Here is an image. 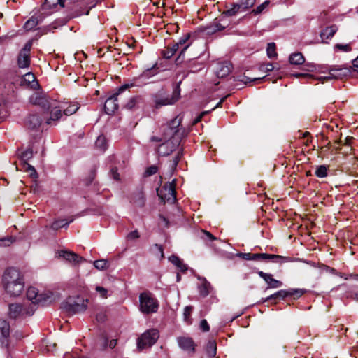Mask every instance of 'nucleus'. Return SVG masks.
<instances>
[{
  "label": "nucleus",
  "mask_w": 358,
  "mask_h": 358,
  "mask_svg": "<svg viewBox=\"0 0 358 358\" xmlns=\"http://www.w3.org/2000/svg\"><path fill=\"white\" fill-rule=\"evenodd\" d=\"M181 118L176 117L171 121L161 127L164 142L158 148L159 155L166 156L171 154L179 145L184 131L180 127Z\"/></svg>",
  "instance_id": "1"
},
{
  "label": "nucleus",
  "mask_w": 358,
  "mask_h": 358,
  "mask_svg": "<svg viewBox=\"0 0 358 358\" xmlns=\"http://www.w3.org/2000/svg\"><path fill=\"white\" fill-rule=\"evenodd\" d=\"M3 282L6 292L11 296H18L24 290L23 278L16 268H8L3 276Z\"/></svg>",
  "instance_id": "2"
},
{
  "label": "nucleus",
  "mask_w": 358,
  "mask_h": 358,
  "mask_svg": "<svg viewBox=\"0 0 358 358\" xmlns=\"http://www.w3.org/2000/svg\"><path fill=\"white\" fill-rule=\"evenodd\" d=\"M180 98V89L179 85H176L171 94H164L162 92H159L153 96L155 108L158 109L162 106L173 105Z\"/></svg>",
  "instance_id": "3"
},
{
  "label": "nucleus",
  "mask_w": 358,
  "mask_h": 358,
  "mask_svg": "<svg viewBox=\"0 0 358 358\" xmlns=\"http://www.w3.org/2000/svg\"><path fill=\"white\" fill-rule=\"evenodd\" d=\"M89 303L87 299L79 296H69L63 303V308L69 313L78 314L85 312Z\"/></svg>",
  "instance_id": "4"
},
{
  "label": "nucleus",
  "mask_w": 358,
  "mask_h": 358,
  "mask_svg": "<svg viewBox=\"0 0 358 358\" xmlns=\"http://www.w3.org/2000/svg\"><path fill=\"white\" fill-rule=\"evenodd\" d=\"M139 308L145 314L156 313L159 308L157 299L150 292H143L139 296Z\"/></svg>",
  "instance_id": "5"
},
{
  "label": "nucleus",
  "mask_w": 358,
  "mask_h": 358,
  "mask_svg": "<svg viewBox=\"0 0 358 358\" xmlns=\"http://www.w3.org/2000/svg\"><path fill=\"white\" fill-rule=\"evenodd\" d=\"M157 73L158 69L156 68L155 66H154L152 68L147 69L138 76L133 78V79L130 81L129 83L124 84L120 87L119 91L123 92L125 90L134 86H142L144 84H145V80L156 75Z\"/></svg>",
  "instance_id": "6"
},
{
  "label": "nucleus",
  "mask_w": 358,
  "mask_h": 358,
  "mask_svg": "<svg viewBox=\"0 0 358 358\" xmlns=\"http://www.w3.org/2000/svg\"><path fill=\"white\" fill-rule=\"evenodd\" d=\"M101 0H77L71 8L73 13L69 18L76 17L83 14L88 15L90 10Z\"/></svg>",
  "instance_id": "7"
},
{
  "label": "nucleus",
  "mask_w": 358,
  "mask_h": 358,
  "mask_svg": "<svg viewBox=\"0 0 358 358\" xmlns=\"http://www.w3.org/2000/svg\"><path fill=\"white\" fill-rule=\"evenodd\" d=\"M351 70L350 67L343 65H334L329 68V76H321L317 78L322 83H324L327 80L331 79H342L343 78L350 76Z\"/></svg>",
  "instance_id": "8"
},
{
  "label": "nucleus",
  "mask_w": 358,
  "mask_h": 358,
  "mask_svg": "<svg viewBox=\"0 0 358 358\" xmlns=\"http://www.w3.org/2000/svg\"><path fill=\"white\" fill-rule=\"evenodd\" d=\"M159 338V332L155 329H151L144 332L137 340V347L139 350L153 345Z\"/></svg>",
  "instance_id": "9"
},
{
  "label": "nucleus",
  "mask_w": 358,
  "mask_h": 358,
  "mask_svg": "<svg viewBox=\"0 0 358 358\" xmlns=\"http://www.w3.org/2000/svg\"><path fill=\"white\" fill-rule=\"evenodd\" d=\"M159 198L164 202L173 203L176 200L175 184L173 181L165 183L157 191Z\"/></svg>",
  "instance_id": "10"
},
{
  "label": "nucleus",
  "mask_w": 358,
  "mask_h": 358,
  "mask_svg": "<svg viewBox=\"0 0 358 358\" xmlns=\"http://www.w3.org/2000/svg\"><path fill=\"white\" fill-rule=\"evenodd\" d=\"M33 45V41H28L20 51L17 55V64L19 68H27L30 65V52Z\"/></svg>",
  "instance_id": "11"
},
{
  "label": "nucleus",
  "mask_w": 358,
  "mask_h": 358,
  "mask_svg": "<svg viewBox=\"0 0 358 358\" xmlns=\"http://www.w3.org/2000/svg\"><path fill=\"white\" fill-rule=\"evenodd\" d=\"M10 324L6 320H0V345L7 348L10 343Z\"/></svg>",
  "instance_id": "12"
},
{
  "label": "nucleus",
  "mask_w": 358,
  "mask_h": 358,
  "mask_svg": "<svg viewBox=\"0 0 358 358\" xmlns=\"http://www.w3.org/2000/svg\"><path fill=\"white\" fill-rule=\"evenodd\" d=\"M29 101L33 105L39 106L43 109L49 110L52 106V102H50L47 96L40 92H34L29 98Z\"/></svg>",
  "instance_id": "13"
},
{
  "label": "nucleus",
  "mask_w": 358,
  "mask_h": 358,
  "mask_svg": "<svg viewBox=\"0 0 358 358\" xmlns=\"http://www.w3.org/2000/svg\"><path fill=\"white\" fill-rule=\"evenodd\" d=\"M56 254L57 257H62L74 265H78L85 261L83 257L78 256L76 253L66 250H58Z\"/></svg>",
  "instance_id": "14"
},
{
  "label": "nucleus",
  "mask_w": 358,
  "mask_h": 358,
  "mask_svg": "<svg viewBox=\"0 0 358 358\" xmlns=\"http://www.w3.org/2000/svg\"><path fill=\"white\" fill-rule=\"evenodd\" d=\"M122 92L117 91V93H115L111 96H110L105 102L104 104V110L108 115H113L115 112L118 109V99L117 97L120 93Z\"/></svg>",
  "instance_id": "15"
},
{
  "label": "nucleus",
  "mask_w": 358,
  "mask_h": 358,
  "mask_svg": "<svg viewBox=\"0 0 358 358\" xmlns=\"http://www.w3.org/2000/svg\"><path fill=\"white\" fill-rule=\"evenodd\" d=\"M32 157L33 150L31 148H27L20 153V159L24 163L26 169L30 172V176L31 177L36 178L37 176L36 171L31 165L27 163V162L32 158Z\"/></svg>",
  "instance_id": "16"
},
{
  "label": "nucleus",
  "mask_w": 358,
  "mask_h": 358,
  "mask_svg": "<svg viewBox=\"0 0 358 358\" xmlns=\"http://www.w3.org/2000/svg\"><path fill=\"white\" fill-rule=\"evenodd\" d=\"M231 64L228 62H217L214 68L215 73L217 78H224L229 74Z\"/></svg>",
  "instance_id": "17"
},
{
  "label": "nucleus",
  "mask_w": 358,
  "mask_h": 358,
  "mask_svg": "<svg viewBox=\"0 0 358 358\" xmlns=\"http://www.w3.org/2000/svg\"><path fill=\"white\" fill-rule=\"evenodd\" d=\"M179 347L189 353L193 354L195 352V343L192 338L178 337L177 338Z\"/></svg>",
  "instance_id": "18"
},
{
  "label": "nucleus",
  "mask_w": 358,
  "mask_h": 358,
  "mask_svg": "<svg viewBox=\"0 0 358 358\" xmlns=\"http://www.w3.org/2000/svg\"><path fill=\"white\" fill-rule=\"evenodd\" d=\"M259 259L271 261L278 264L292 262V259L291 257L267 253H259Z\"/></svg>",
  "instance_id": "19"
},
{
  "label": "nucleus",
  "mask_w": 358,
  "mask_h": 358,
  "mask_svg": "<svg viewBox=\"0 0 358 358\" xmlns=\"http://www.w3.org/2000/svg\"><path fill=\"white\" fill-rule=\"evenodd\" d=\"M257 274L265 280L269 288H278L282 285V282L281 281L273 278L272 275L270 273L258 271Z\"/></svg>",
  "instance_id": "20"
},
{
  "label": "nucleus",
  "mask_w": 358,
  "mask_h": 358,
  "mask_svg": "<svg viewBox=\"0 0 358 358\" xmlns=\"http://www.w3.org/2000/svg\"><path fill=\"white\" fill-rule=\"evenodd\" d=\"M189 38V34H187V35L184 36L182 38H181L178 41V42H177L178 44L181 48V50H180V55H178V57L176 59V64H181L182 62H183L185 51L187 50V48L189 45V44L186 45V43L188 41Z\"/></svg>",
  "instance_id": "21"
},
{
  "label": "nucleus",
  "mask_w": 358,
  "mask_h": 358,
  "mask_svg": "<svg viewBox=\"0 0 358 358\" xmlns=\"http://www.w3.org/2000/svg\"><path fill=\"white\" fill-rule=\"evenodd\" d=\"M50 108H52L50 110V117L46 120L47 124H51L52 122L60 119L62 115L61 107L55 106L54 103H52Z\"/></svg>",
  "instance_id": "22"
},
{
  "label": "nucleus",
  "mask_w": 358,
  "mask_h": 358,
  "mask_svg": "<svg viewBox=\"0 0 358 358\" xmlns=\"http://www.w3.org/2000/svg\"><path fill=\"white\" fill-rule=\"evenodd\" d=\"M131 201L136 207L143 208L145 204V198L142 191L134 192L131 197Z\"/></svg>",
  "instance_id": "23"
},
{
  "label": "nucleus",
  "mask_w": 358,
  "mask_h": 358,
  "mask_svg": "<svg viewBox=\"0 0 358 358\" xmlns=\"http://www.w3.org/2000/svg\"><path fill=\"white\" fill-rule=\"evenodd\" d=\"M66 0H45L43 8L44 10L53 8H62L65 6Z\"/></svg>",
  "instance_id": "24"
},
{
  "label": "nucleus",
  "mask_w": 358,
  "mask_h": 358,
  "mask_svg": "<svg viewBox=\"0 0 358 358\" xmlns=\"http://www.w3.org/2000/svg\"><path fill=\"white\" fill-rule=\"evenodd\" d=\"M337 30H338V28L336 25H332V26L326 27L320 33V37L322 38V41L324 43V42H325V40L331 38L334 36V34L337 31Z\"/></svg>",
  "instance_id": "25"
},
{
  "label": "nucleus",
  "mask_w": 358,
  "mask_h": 358,
  "mask_svg": "<svg viewBox=\"0 0 358 358\" xmlns=\"http://www.w3.org/2000/svg\"><path fill=\"white\" fill-rule=\"evenodd\" d=\"M26 126L30 129H35L39 127L41 124V120L36 115H29L25 122Z\"/></svg>",
  "instance_id": "26"
},
{
  "label": "nucleus",
  "mask_w": 358,
  "mask_h": 358,
  "mask_svg": "<svg viewBox=\"0 0 358 358\" xmlns=\"http://www.w3.org/2000/svg\"><path fill=\"white\" fill-rule=\"evenodd\" d=\"M22 313V307L18 303L9 305L8 315L10 318L15 319Z\"/></svg>",
  "instance_id": "27"
},
{
  "label": "nucleus",
  "mask_w": 358,
  "mask_h": 358,
  "mask_svg": "<svg viewBox=\"0 0 358 358\" xmlns=\"http://www.w3.org/2000/svg\"><path fill=\"white\" fill-rule=\"evenodd\" d=\"M169 260L176 266L180 271L185 272L187 270V266L177 256L171 255L169 257Z\"/></svg>",
  "instance_id": "28"
},
{
  "label": "nucleus",
  "mask_w": 358,
  "mask_h": 358,
  "mask_svg": "<svg viewBox=\"0 0 358 358\" xmlns=\"http://www.w3.org/2000/svg\"><path fill=\"white\" fill-rule=\"evenodd\" d=\"M27 296L29 300L32 301L34 303H38L41 300L40 296L38 295V289L36 287H29L27 291Z\"/></svg>",
  "instance_id": "29"
},
{
  "label": "nucleus",
  "mask_w": 358,
  "mask_h": 358,
  "mask_svg": "<svg viewBox=\"0 0 358 358\" xmlns=\"http://www.w3.org/2000/svg\"><path fill=\"white\" fill-rule=\"evenodd\" d=\"M289 62L292 64L294 65H301L303 64L305 62V58L302 53L301 52H294L291 54L289 57Z\"/></svg>",
  "instance_id": "30"
},
{
  "label": "nucleus",
  "mask_w": 358,
  "mask_h": 358,
  "mask_svg": "<svg viewBox=\"0 0 358 358\" xmlns=\"http://www.w3.org/2000/svg\"><path fill=\"white\" fill-rule=\"evenodd\" d=\"M289 296V291L288 289H281L278 291L273 294L270 295L267 298L263 300V302H266L267 301L271 300V299H285L287 297Z\"/></svg>",
  "instance_id": "31"
},
{
  "label": "nucleus",
  "mask_w": 358,
  "mask_h": 358,
  "mask_svg": "<svg viewBox=\"0 0 358 358\" xmlns=\"http://www.w3.org/2000/svg\"><path fill=\"white\" fill-rule=\"evenodd\" d=\"M23 82L31 88H36L38 85L35 76L32 73H26L23 77Z\"/></svg>",
  "instance_id": "32"
},
{
  "label": "nucleus",
  "mask_w": 358,
  "mask_h": 358,
  "mask_svg": "<svg viewBox=\"0 0 358 358\" xmlns=\"http://www.w3.org/2000/svg\"><path fill=\"white\" fill-rule=\"evenodd\" d=\"M243 5H240V3H233L231 4V7L227 9L223 12L222 15L226 16H234L236 15L239 11L242 10Z\"/></svg>",
  "instance_id": "33"
},
{
  "label": "nucleus",
  "mask_w": 358,
  "mask_h": 358,
  "mask_svg": "<svg viewBox=\"0 0 358 358\" xmlns=\"http://www.w3.org/2000/svg\"><path fill=\"white\" fill-rule=\"evenodd\" d=\"M206 352L208 357L213 358L216 355L217 345L215 341H209L206 347Z\"/></svg>",
  "instance_id": "34"
},
{
  "label": "nucleus",
  "mask_w": 358,
  "mask_h": 358,
  "mask_svg": "<svg viewBox=\"0 0 358 358\" xmlns=\"http://www.w3.org/2000/svg\"><path fill=\"white\" fill-rule=\"evenodd\" d=\"M95 145L98 149L100 150V151L104 152L107 148V141L106 137L103 135L98 136L95 142Z\"/></svg>",
  "instance_id": "35"
},
{
  "label": "nucleus",
  "mask_w": 358,
  "mask_h": 358,
  "mask_svg": "<svg viewBox=\"0 0 358 358\" xmlns=\"http://www.w3.org/2000/svg\"><path fill=\"white\" fill-rule=\"evenodd\" d=\"M38 22L37 18L32 17L25 22L24 28L26 31H31L37 26Z\"/></svg>",
  "instance_id": "36"
},
{
  "label": "nucleus",
  "mask_w": 358,
  "mask_h": 358,
  "mask_svg": "<svg viewBox=\"0 0 358 358\" xmlns=\"http://www.w3.org/2000/svg\"><path fill=\"white\" fill-rule=\"evenodd\" d=\"M211 287L209 282L207 281L203 282L201 285L199 287V293L200 295L203 297L208 296L210 293V289Z\"/></svg>",
  "instance_id": "37"
},
{
  "label": "nucleus",
  "mask_w": 358,
  "mask_h": 358,
  "mask_svg": "<svg viewBox=\"0 0 358 358\" xmlns=\"http://www.w3.org/2000/svg\"><path fill=\"white\" fill-rule=\"evenodd\" d=\"M267 56L270 58H275L277 57L278 54L276 52V46L274 43H270L267 45L266 48Z\"/></svg>",
  "instance_id": "38"
},
{
  "label": "nucleus",
  "mask_w": 358,
  "mask_h": 358,
  "mask_svg": "<svg viewBox=\"0 0 358 358\" xmlns=\"http://www.w3.org/2000/svg\"><path fill=\"white\" fill-rule=\"evenodd\" d=\"M289 296H293L294 299H297L303 296L306 290L304 289H289Z\"/></svg>",
  "instance_id": "39"
},
{
  "label": "nucleus",
  "mask_w": 358,
  "mask_h": 358,
  "mask_svg": "<svg viewBox=\"0 0 358 358\" xmlns=\"http://www.w3.org/2000/svg\"><path fill=\"white\" fill-rule=\"evenodd\" d=\"M328 166L325 165H320L317 166L315 170V175L318 178H324L327 176Z\"/></svg>",
  "instance_id": "40"
},
{
  "label": "nucleus",
  "mask_w": 358,
  "mask_h": 358,
  "mask_svg": "<svg viewBox=\"0 0 358 358\" xmlns=\"http://www.w3.org/2000/svg\"><path fill=\"white\" fill-rule=\"evenodd\" d=\"M238 256L245 260H258L259 259V253H240Z\"/></svg>",
  "instance_id": "41"
},
{
  "label": "nucleus",
  "mask_w": 358,
  "mask_h": 358,
  "mask_svg": "<svg viewBox=\"0 0 358 358\" xmlns=\"http://www.w3.org/2000/svg\"><path fill=\"white\" fill-rule=\"evenodd\" d=\"M201 238L205 241H213L217 239L211 233L203 229L201 231Z\"/></svg>",
  "instance_id": "42"
},
{
  "label": "nucleus",
  "mask_w": 358,
  "mask_h": 358,
  "mask_svg": "<svg viewBox=\"0 0 358 358\" xmlns=\"http://www.w3.org/2000/svg\"><path fill=\"white\" fill-rule=\"evenodd\" d=\"M94 266L98 270H105L108 268V262L106 259H99L94 262Z\"/></svg>",
  "instance_id": "43"
},
{
  "label": "nucleus",
  "mask_w": 358,
  "mask_h": 358,
  "mask_svg": "<svg viewBox=\"0 0 358 358\" xmlns=\"http://www.w3.org/2000/svg\"><path fill=\"white\" fill-rule=\"evenodd\" d=\"M72 222V220L70 221V222ZM69 222H66L65 220H56L52 222L51 225V228L54 230H57L59 228H62L64 226H67L69 224Z\"/></svg>",
  "instance_id": "44"
},
{
  "label": "nucleus",
  "mask_w": 358,
  "mask_h": 358,
  "mask_svg": "<svg viewBox=\"0 0 358 358\" xmlns=\"http://www.w3.org/2000/svg\"><path fill=\"white\" fill-rule=\"evenodd\" d=\"M140 100H141V97L140 96L131 97L128 101V102L126 103L125 107L127 109H132V108H134L136 106L137 103H138Z\"/></svg>",
  "instance_id": "45"
},
{
  "label": "nucleus",
  "mask_w": 358,
  "mask_h": 358,
  "mask_svg": "<svg viewBox=\"0 0 358 358\" xmlns=\"http://www.w3.org/2000/svg\"><path fill=\"white\" fill-rule=\"evenodd\" d=\"M79 108L78 103H74L69 106L68 108L64 110V114L66 115H71L75 113Z\"/></svg>",
  "instance_id": "46"
},
{
  "label": "nucleus",
  "mask_w": 358,
  "mask_h": 358,
  "mask_svg": "<svg viewBox=\"0 0 358 358\" xmlns=\"http://www.w3.org/2000/svg\"><path fill=\"white\" fill-rule=\"evenodd\" d=\"M274 66L272 63L262 64H260L259 69L262 72H270L274 69Z\"/></svg>",
  "instance_id": "47"
},
{
  "label": "nucleus",
  "mask_w": 358,
  "mask_h": 358,
  "mask_svg": "<svg viewBox=\"0 0 358 358\" xmlns=\"http://www.w3.org/2000/svg\"><path fill=\"white\" fill-rule=\"evenodd\" d=\"M95 290L99 294L103 299H107L108 296V291L101 286H96Z\"/></svg>",
  "instance_id": "48"
},
{
  "label": "nucleus",
  "mask_w": 358,
  "mask_h": 358,
  "mask_svg": "<svg viewBox=\"0 0 358 358\" xmlns=\"http://www.w3.org/2000/svg\"><path fill=\"white\" fill-rule=\"evenodd\" d=\"M269 1H265L263 3L257 6L255 9L252 10V13L255 15L260 14L263 12V10L268 6Z\"/></svg>",
  "instance_id": "49"
},
{
  "label": "nucleus",
  "mask_w": 358,
  "mask_h": 358,
  "mask_svg": "<svg viewBox=\"0 0 358 358\" xmlns=\"http://www.w3.org/2000/svg\"><path fill=\"white\" fill-rule=\"evenodd\" d=\"M334 49L340 50V51H343V52H350L352 50L350 44L343 45V44H340V43L336 44L334 45Z\"/></svg>",
  "instance_id": "50"
},
{
  "label": "nucleus",
  "mask_w": 358,
  "mask_h": 358,
  "mask_svg": "<svg viewBox=\"0 0 358 358\" xmlns=\"http://www.w3.org/2000/svg\"><path fill=\"white\" fill-rule=\"evenodd\" d=\"M192 307L190 306H186L184 309V312H183L184 320L187 322H189V317L192 314Z\"/></svg>",
  "instance_id": "51"
},
{
  "label": "nucleus",
  "mask_w": 358,
  "mask_h": 358,
  "mask_svg": "<svg viewBox=\"0 0 358 358\" xmlns=\"http://www.w3.org/2000/svg\"><path fill=\"white\" fill-rule=\"evenodd\" d=\"M255 3V0H245L243 1L240 5H243L242 10H246L249 8L252 7Z\"/></svg>",
  "instance_id": "52"
},
{
  "label": "nucleus",
  "mask_w": 358,
  "mask_h": 358,
  "mask_svg": "<svg viewBox=\"0 0 358 358\" xmlns=\"http://www.w3.org/2000/svg\"><path fill=\"white\" fill-rule=\"evenodd\" d=\"M174 55V52H173V50H171V49L169 47H168L166 50H163L162 52V55L166 59H170Z\"/></svg>",
  "instance_id": "53"
},
{
  "label": "nucleus",
  "mask_w": 358,
  "mask_h": 358,
  "mask_svg": "<svg viewBox=\"0 0 358 358\" xmlns=\"http://www.w3.org/2000/svg\"><path fill=\"white\" fill-rule=\"evenodd\" d=\"M13 242L12 237L6 238H2L0 240V245L1 246H9Z\"/></svg>",
  "instance_id": "54"
},
{
  "label": "nucleus",
  "mask_w": 358,
  "mask_h": 358,
  "mask_svg": "<svg viewBox=\"0 0 358 358\" xmlns=\"http://www.w3.org/2000/svg\"><path fill=\"white\" fill-rule=\"evenodd\" d=\"M157 168L155 166H152L148 168L145 171L146 176H152L157 173Z\"/></svg>",
  "instance_id": "55"
},
{
  "label": "nucleus",
  "mask_w": 358,
  "mask_h": 358,
  "mask_svg": "<svg viewBox=\"0 0 358 358\" xmlns=\"http://www.w3.org/2000/svg\"><path fill=\"white\" fill-rule=\"evenodd\" d=\"M200 327L203 331H208L210 330V326L208 325L206 320H202L200 323Z\"/></svg>",
  "instance_id": "56"
},
{
  "label": "nucleus",
  "mask_w": 358,
  "mask_h": 358,
  "mask_svg": "<svg viewBox=\"0 0 358 358\" xmlns=\"http://www.w3.org/2000/svg\"><path fill=\"white\" fill-rule=\"evenodd\" d=\"M154 248L157 249V252L159 253L160 255V260L163 259L164 257V249L162 248V246L161 245H159V244H155L154 245Z\"/></svg>",
  "instance_id": "57"
},
{
  "label": "nucleus",
  "mask_w": 358,
  "mask_h": 358,
  "mask_svg": "<svg viewBox=\"0 0 358 358\" xmlns=\"http://www.w3.org/2000/svg\"><path fill=\"white\" fill-rule=\"evenodd\" d=\"M139 236V233L137 230H134L127 235V238L131 240L137 239Z\"/></svg>",
  "instance_id": "58"
},
{
  "label": "nucleus",
  "mask_w": 358,
  "mask_h": 358,
  "mask_svg": "<svg viewBox=\"0 0 358 358\" xmlns=\"http://www.w3.org/2000/svg\"><path fill=\"white\" fill-rule=\"evenodd\" d=\"M212 27H213V31H222L225 27L224 26H222L220 23L217 22H213Z\"/></svg>",
  "instance_id": "59"
},
{
  "label": "nucleus",
  "mask_w": 358,
  "mask_h": 358,
  "mask_svg": "<svg viewBox=\"0 0 358 358\" xmlns=\"http://www.w3.org/2000/svg\"><path fill=\"white\" fill-rule=\"evenodd\" d=\"M296 78H313V76L310 73H298L294 74Z\"/></svg>",
  "instance_id": "60"
},
{
  "label": "nucleus",
  "mask_w": 358,
  "mask_h": 358,
  "mask_svg": "<svg viewBox=\"0 0 358 358\" xmlns=\"http://www.w3.org/2000/svg\"><path fill=\"white\" fill-rule=\"evenodd\" d=\"M304 69L308 71H313L315 69V66L312 64H305Z\"/></svg>",
  "instance_id": "61"
},
{
  "label": "nucleus",
  "mask_w": 358,
  "mask_h": 358,
  "mask_svg": "<svg viewBox=\"0 0 358 358\" xmlns=\"http://www.w3.org/2000/svg\"><path fill=\"white\" fill-rule=\"evenodd\" d=\"M171 50H173V52H174V54L177 52V50L178 49H181V48L180 47V45L178 44V43H176L174 44H173L172 46L169 47Z\"/></svg>",
  "instance_id": "62"
},
{
  "label": "nucleus",
  "mask_w": 358,
  "mask_h": 358,
  "mask_svg": "<svg viewBox=\"0 0 358 358\" xmlns=\"http://www.w3.org/2000/svg\"><path fill=\"white\" fill-rule=\"evenodd\" d=\"M171 50H173V52H174V54L177 52V50L178 49H181V48L180 47V45L178 44V43H176L174 44H173L172 46L169 47Z\"/></svg>",
  "instance_id": "63"
},
{
  "label": "nucleus",
  "mask_w": 358,
  "mask_h": 358,
  "mask_svg": "<svg viewBox=\"0 0 358 358\" xmlns=\"http://www.w3.org/2000/svg\"><path fill=\"white\" fill-rule=\"evenodd\" d=\"M352 67L355 71L358 72V57L352 61Z\"/></svg>",
  "instance_id": "64"
}]
</instances>
